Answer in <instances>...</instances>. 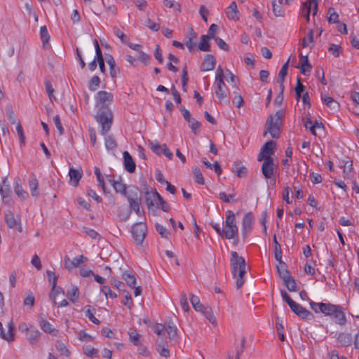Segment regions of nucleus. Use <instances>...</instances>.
Returning <instances> with one entry per match:
<instances>
[{"instance_id": "1", "label": "nucleus", "mask_w": 359, "mask_h": 359, "mask_svg": "<svg viewBox=\"0 0 359 359\" xmlns=\"http://www.w3.org/2000/svg\"><path fill=\"white\" fill-rule=\"evenodd\" d=\"M113 94L107 91L101 90L96 95L97 105L100 106V109L95 118L102 126L100 133L102 135L109 132L111 127L113 114L108 106L113 102Z\"/></svg>"}, {"instance_id": "2", "label": "nucleus", "mask_w": 359, "mask_h": 359, "mask_svg": "<svg viewBox=\"0 0 359 359\" xmlns=\"http://www.w3.org/2000/svg\"><path fill=\"white\" fill-rule=\"evenodd\" d=\"M231 266L232 274L236 280V287L240 289L245 283L244 276L246 273V264L245 259L238 255L236 252L231 253Z\"/></svg>"}, {"instance_id": "3", "label": "nucleus", "mask_w": 359, "mask_h": 359, "mask_svg": "<svg viewBox=\"0 0 359 359\" xmlns=\"http://www.w3.org/2000/svg\"><path fill=\"white\" fill-rule=\"evenodd\" d=\"M283 117L284 112L281 110L276 111L275 115L271 114L268 117L264 126L266 130L264 133V136H266V133H269L271 137L278 138L280 132V126Z\"/></svg>"}, {"instance_id": "4", "label": "nucleus", "mask_w": 359, "mask_h": 359, "mask_svg": "<svg viewBox=\"0 0 359 359\" xmlns=\"http://www.w3.org/2000/svg\"><path fill=\"white\" fill-rule=\"evenodd\" d=\"M223 238L238 241V228L236 224V215L231 210L226 211L224 226L223 228Z\"/></svg>"}, {"instance_id": "5", "label": "nucleus", "mask_w": 359, "mask_h": 359, "mask_svg": "<svg viewBox=\"0 0 359 359\" xmlns=\"http://www.w3.org/2000/svg\"><path fill=\"white\" fill-rule=\"evenodd\" d=\"M146 203L149 208L156 206L164 212H168L169 205L163 200L158 192H146Z\"/></svg>"}, {"instance_id": "6", "label": "nucleus", "mask_w": 359, "mask_h": 359, "mask_svg": "<svg viewBox=\"0 0 359 359\" xmlns=\"http://www.w3.org/2000/svg\"><path fill=\"white\" fill-rule=\"evenodd\" d=\"M311 309L316 313H321L326 316H332L334 313H336L337 306V304H331L330 302H314L310 301L309 302Z\"/></svg>"}, {"instance_id": "7", "label": "nucleus", "mask_w": 359, "mask_h": 359, "mask_svg": "<svg viewBox=\"0 0 359 359\" xmlns=\"http://www.w3.org/2000/svg\"><path fill=\"white\" fill-rule=\"evenodd\" d=\"M147 231V228L145 223L138 222L133 226L132 234L137 245H141L143 243Z\"/></svg>"}, {"instance_id": "8", "label": "nucleus", "mask_w": 359, "mask_h": 359, "mask_svg": "<svg viewBox=\"0 0 359 359\" xmlns=\"http://www.w3.org/2000/svg\"><path fill=\"white\" fill-rule=\"evenodd\" d=\"M277 170V165L274 163L273 158H266L262 165V172L266 179L274 177Z\"/></svg>"}, {"instance_id": "9", "label": "nucleus", "mask_w": 359, "mask_h": 359, "mask_svg": "<svg viewBox=\"0 0 359 359\" xmlns=\"http://www.w3.org/2000/svg\"><path fill=\"white\" fill-rule=\"evenodd\" d=\"M254 222L255 217L251 212H248L244 215L241 228L243 239H245L252 230Z\"/></svg>"}, {"instance_id": "10", "label": "nucleus", "mask_w": 359, "mask_h": 359, "mask_svg": "<svg viewBox=\"0 0 359 359\" xmlns=\"http://www.w3.org/2000/svg\"><path fill=\"white\" fill-rule=\"evenodd\" d=\"M126 198L128 201L130 208L133 209L137 215H140V198L138 196V189L134 188L133 190H130Z\"/></svg>"}, {"instance_id": "11", "label": "nucleus", "mask_w": 359, "mask_h": 359, "mask_svg": "<svg viewBox=\"0 0 359 359\" xmlns=\"http://www.w3.org/2000/svg\"><path fill=\"white\" fill-rule=\"evenodd\" d=\"M290 308L292 312L303 320H311L314 318V316L311 312L297 302H295L294 306H291Z\"/></svg>"}, {"instance_id": "12", "label": "nucleus", "mask_w": 359, "mask_h": 359, "mask_svg": "<svg viewBox=\"0 0 359 359\" xmlns=\"http://www.w3.org/2000/svg\"><path fill=\"white\" fill-rule=\"evenodd\" d=\"M4 219L8 228H18V231H22L20 219H16L11 210H8L5 212Z\"/></svg>"}, {"instance_id": "13", "label": "nucleus", "mask_w": 359, "mask_h": 359, "mask_svg": "<svg viewBox=\"0 0 359 359\" xmlns=\"http://www.w3.org/2000/svg\"><path fill=\"white\" fill-rule=\"evenodd\" d=\"M46 276H47V278H48L49 282L52 285V287H53V294L52 295H53V297H53L54 299H55L57 298V295L61 294L62 296L63 295L62 289L60 287H57V278L55 276L54 272L50 270H47Z\"/></svg>"}, {"instance_id": "14", "label": "nucleus", "mask_w": 359, "mask_h": 359, "mask_svg": "<svg viewBox=\"0 0 359 359\" xmlns=\"http://www.w3.org/2000/svg\"><path fill=\"white\" fill-rule=\"evenodd\" d=\"M216 89L215 94L219 99V102L220 104L227 103L229 102L227 99V95L224 90L226 87L225 83L224 80H219V81H215Z\"/></svg>"}, {"instance_id": "15", "label": "nucleus", "mask_w": 359, "mask_h": 359, "mask_svg": "<svg viewBox=\"0 0 359 359\" xmlns=\"http://www.w3.org/2000/svg\"><path fill=\"white\" fill-rule=\"evenodd\" d=\"M331 317L336 324L341 326H344L346 324V317L344 309L340 305L337 306L336 313H334Z\"/></svg>"}, {"instance_id": "16", "label": "nucleus", "mask_w": 359, "mask_h": 359, "mask_svg": "<svg viewBox=\"0 0 359 359\" xmlns=\"http://www.w3.org/2000/svg\"><path fill=\"white\" fill-rule=\"evenodd\" d=\"M41 336V333L34 326L26 334V338L32 346H37Z\"/></svg>"}, {"instance_id": "17", "label": "nucleus", "mask_w": 359, "mask_h": 359, "mask_svg": "<svg viewBox=\"0 0 359 359\" xmlns=\"http://www.w3.org/2000/svg\"><path fill=\"white\" fill-rule=\"evenodd\" d=\"M123 165L125 169L130 173H133L135 171L136 165L128 151H125L123 153Z\"/></svg>"}, {"instance_id": "18", "label": "nucleus", "mask_w": 359, "mask_h": 359, "mask_svg": "<svg viewBox=\"0 0 359 359\" xmlns=\"http://www.w3.org/2000/svg\"><path fill=\"white\" fill-rule=\"evenodd\" d=\"M69 177L70 183L73 186L77 187L79 181L83 177V170L81 169L71 168L69 170Z\"/></svg>"}, {"instance_id": "19", "label": "nucleus", "mask_w": 359, "mask_h": 359, "mask_svg": "<svg viewBox=\"0 0 359 359\" xmlns=\"http://www.w3.org/2000/svg\"><path fill=\"white\" fill-rule=\"evenodd\" d=\"M216 64V60L212 55H206L201 66L202 72H207L214 69Z\"/></svg>"}, {"instance_id": "20", "label": "nucleus", "mask_w": 359, "mask_h": 359, "mask_svg": "<svg viewBox=\"0 0 359 359\" xmlns=\"http://www.w3.org/2000/svg\"><path fill=\"white\" fill-rule=\"evenodd\" d=\"M321 100L323 103L328 107L333 112L337 111L339 110V104L332 97L322 94Z\"/></svg>"}, {"instance_id": "21", "label": "nucleus", "mask_w": 359, "mask_h": 359, "mask_svg": "<svg viewBox=\"0 0 359 359\" xmlns=\"http://www.w3.org/2000/svg\"><path fill=\"white\" fill-rule=\"evenodd\" d=\"M187 40L185 42L187 47L189 51H191L196 46V40L197 39V34L194 32V29L190 27L187 35Z\"/></svg>"}, {"instance_id": "22", "label": "nucleus", "mask_w": 359, "mask_h": 359, "mask_svg": "<svg viewBox=\"0 0 359 359\" xmlns=\"http://www.w3.org/2000/svg\"><path fill=\"white\" fill-rule=\"evenodd\" d=\"M276 149V144L275 142L271 140L266 142L261 149V151L266 158H272L271 155L274 154Z\"/></svg>"}, {"instance_id": "23", "label": "nucleus", "mask_w": 359, "mask_h": 359, "mask_svg": "<svg viewBox=\"0 0 359 359\" xmlns=\"http://www.w3.org/2000/svg\"><path fill=\"white\" fill-rule=\"evenodd\" d=\"M39 325L41 330L46 333H48L53 336H55L57 334V330L55 329L53 325L46 320L41 318L39 320Z\"/></svg>"}, {"instance_id": "24", "label": "nucleus", "mask_w": 359, "mask_h": 359, "mask_svg": "<svg viewBox=\"0 0 359 359\" xmlns=\"http://www.w3.org/2000/svg\"><path fill=\"white\" fill-rule=\"evenodd\" d=\"M238 13L237 4L235 1H232L226 9L227 18L232 20H238L239 17L238 16Z\"/></svg>"}, {"instance_id": "25", "label": "nucleus", "mask_w": 359, "mask_h": 359, "mask_svg": "<svg viewBox=\"0 0 359 359\" xmlns=\"http://www.w3.org/2000/svg\"><path fill=\"white\" fill-rule=\"evenodd\" d=\"M14 191L20 199L24 200L28 197V193L23 189L20 184V179L18 177L15 178L14 181Z\"/></svg>"}, {"instance_id": "26", "label": "nucleus", "mask_w": 359, "mask_h": 359, "mask_svg": "<svg viewBox=\"0 0 359 359\" xmlns=\"http://www.w3.org/2000/svg\"><path fill=\"white\" fill-rule=\"evenodd\" d=\"M353 341L352 336L349 333L341 332L337 337V343L339 346L343 347L348 346L351 344Z\"/></svg>"}, {"instance_id": "27", "label": "nucleus", "mask_w": 359, "mask_h": 359, "mask_svg": "<svg viewBox=\"0 0 359 359\" xmlns=\"http://www.w3.org/2000/svg\"><path fill=\"white\" fill-rule=\"evenodd\" d=\"M299 56L301 63V72L304 75H306L311 72L312 66L310 65L309 62V58L307 55H303L302 53H300Z\"/></svg>"}, {"instance_id": "28", "label": "nucleus", "mask_w": 359, "mask_h": 359, "mask_svg": "<svg viewBox=\"0 0 359 359\" xmlns=\"http://www.w3.org/2000/svg\"><path fill=\"white\" fill-rule=\"evenodd\" d=\"M40 36H41L43 48L45 49L50 48V43H49L50 35H49V34L48 32V29L45 25L41 27V28H40Z\"/></svg>"}, {"instance_id": "29", "label": "nucleus", "mask_w": 359, "mask_h": 359, "mask_svg": "<svg viewBox=\"0 0 359 359\" xmlns=\"http://www.w3.org/2000/svg\"><path fill=\"white\" fill-rule=\"evenodd\" d=\"M109 181L111 183L113 188L115 189L116 192L121 193L125 197H127V196H128L129 193L127 192L126 191V185L125 184H123L121 182L116 180H109Z\"/></svg>"}, {"instance_id": "30", "label": "nucleus", "mask_w": 359, "mask_h": 359, "mask_svg": "<svg viewBox=\"0 0 359 359\" xmlns=\"http://www.w3.org/2000/svg\"><path fill=\"white\" fill-rule=\"evenodd\" d=\"M166 331L168 332L170 339L176 341L178 329L172 321L168 322Z\"/></svg>"}, {"instance_id": "31", "label": "nucleus", "mask_w": 359, "mask_h": 359, "mask_svg": "<svg viewBox=\"0 0 359 359\" xmlns=\"http://www.w3.org/2000/svg\"><path fill=\"white\" fill-rule=\"evenodd\" d=\"M278 263L279 264H281V267L283 268V270H280V268L279 266H277L278 275L283 282L286 281L287 279L292 277L290 275V272L286 269L287 266L285 263H284L283 261Z\"/></svg>"}, {"instance_id": "32", "label": "nucleus", "mask_w": 359, "mask_h": 359, "mask_svg": "<svg viewBox=\"0 0 359 359\" xmlns=\"http://www.w3.org/2000/svg\"><path fill=\"white\" fill-rule=\"evenodd\" d=\"M88 261V258L85 257L83 255H81L76 257L73 258L71 261L70 266H69V269L70 268H79L83 264H84Z\"/></svg>"}, {"instance_id": "33", "label": "nucleus", "mask_w": 359, "mask_h": 359, "mask_svg": "<svg viewBox=\"0 0 359 359\" xmlns=\"http://www.w3.org/2000/svg\"><path fill=\"white\" fill-rule=\"evenodd\" d=\"M0 194L1 195V198L3 200V202L8 205H12V201H11V191L10 188L8 187L6 188H1L0 189Z\"/></svg>"}, {"instance_id": "34", "label": "nucleus", "mask_w": 359, "mask_h": 359, "mask_svg": "<svg viewBox=\"0 0 359 359\" xmlns=\"http://www.w3.org/2000/svg\"><path fill=\"white\" fill-rule=\"evenodd\" d=\"M63 295H57V298L54 299V297H53V287L51 288V291L50 293V298L53 300V303L56 305H57L58 307H62L67 305V301L65 298V292L62 290Z\"/></svg>"}, {"instance_id": "35", "label": "nucleus", "mask_w": 359, "mask_h": 359, "mask_svg": "<svg viewBox=\"0 0 359 359\" xmlns=\"http://www.w3.org/2000/svg\"><path fill=\"white\" fill-rule=\"evenodd\" d=\"M273 242L274 243V257L275 259L278 262L282 261V250L280 243L278 242L276 234L273 236Z\"/></svg>"}, {"instance_id": "36", "label": "nucleus", "mask_w": 359, "mask_h": 359, "mask_svg": "<svg viewBox=\"0 0 359 359\" xmlns=\"http://www.w3.org/2000/svg\"><path fill=\"white\" fill-rule=\"evenodd\" d=\"M86 316L88 318V319L93 323L94 324L99 325L100 323V321L96 318L94 316V313H95V308L92 307L90 305H88L86 306Z\"/></svg>"}, {"instance_id": "37", "label": "nucleus", "mask_w": 359, "mask_h": 359, "mask_svg": "<svg viewBox=\"0 0 359 359\" xmlns=\"http://www.w3.org/2000/svg\"><path fill=\"white\" fill-rule=\"evenodd\" d=\"M311 4L309 2H304L301 7V15L306 18V22H310V13Z\"/></svg>"}, {"instance_id": "38", "label": "nucleus", "mask_w": 359, "mask_h": 359, "mask_svg": "<svg viewBox=\"0 0 359 359\" xmlns=\"http://www.w3.org/2000/svg\"><path fill=\"white\" fill-rule=\"evenodd\" d=\"M29 189H30L32 196H36L39 195V192H38L39 182L35 176H33L29 179Z\"/></svg>"}, {"instance_id": "39", "label": "nucleus", "mask_w": 359, "mask_h": 359, "mask_svg": "<svg viewBox=\"0 0 359 359\" xmlns=\"http://www.w3.org/2000/svg\"><path fill=\"white\" fill-rule=\"evenodd\" d=\"M210 38L206 35H202L201 37L200 42L198 43V48L202 51H210V47L209 43V39Z\"/></svg>"}, {"instance_id": "40", "label": "nucleus", "mask_w": 359, "mask_h": 359, "mask_svg": "<svg viewBox=\"0 0 359 359\" xmlns=\"http://www.w3.org/2000/svg\"><path fill=\"white\" fill-rule=\"evenodd\" d=\"M130 341L135 346H139L141 344L140 338V334H138L137 331L135 329H130L128 332Z\"/></svg>"}, {"instance_id": "41", "label": "nucleus", "mask_w": 359, "mask_h": 359, "mask_svg": "<svg viewBox=\"0 0 359 359\" xmlns=\"http://www.w3.org/2000/svg\"><path fill=\"white\" fill-rule=\"evenodd\" d=\"M123 278L129 287H135L136 285V278L134 274L129 272H125L123 273Z\"/></svg>"}, {"instance_id": "42", "label": "nucleus", "mask_w": 359, "mask_h": 359, "mask_svg": "<svg viewBox=\"0 0 359 359\" xmlns=\"http://www.w3.org/2000/svg\"><path fill=\"white\" fill-rule=\"evenodd\" d=\"M80 296L79 289L76 285H72L71 292H69V300L72 303H76L79 301Z\"/></svg>"}, {"instance_id": "43", "label": "nucleus", "mask_w": 359, "mask_h": 359, "mask_svg": "<svg viewBox=\"0 0 359 359\" xmlns=\"http://www.w3.org/2000/svg\"><path fill=\"white\" fill-rule=\"evenodd\" d=\"M203 313L205 317L212 323L216 324V318L215 317L212 310L209 306H205L203 309L201 311Z\"/></svg>"}, {"instance_id": "44", "label": "nucleus", "mask_w": 359, "mask_h": 359, "mask_svg": "<svg viewBox=\"0 0 359 359\" xmlns=\"http://www.w3.org/2000/svg\"><path fill=\"white\" fill-rule=\"evenodd\" d=\"M190 302H191L194 309L196 311L201 312L205 307V306H203L202 304H201L199 297L196 295L191 294V297L190 298Z\"/></svg>"}, {"instance_id": "45", "label": "nucleus", "mask_w": 359, "mask_h": 359, "mask_svg": "<svg viewBox=\"0 0 359 359\" xmlns=\"http://www.w3.org/2000/svg\"><path fill=\"white\" fill-rule=\"evenodd\" d=\"M83 353L87 355L88 357L90 358H98V350L97 348H95L90 346H84L83 347Z\"/></svg>"}, {"instance_id": "46", "label": "nucleus", "mask_w": 359, "mask_h": 359, "mask_svg": "<svg viewBox=\"0 0 359 359\" xmlns=\"http://www.w3.org/2000/svg\"><path fill=\"white\" fill-rule=\"evenodd\" d=\"M149 145L154 153L158 156L162 154L164 148L163 144H159L157 142H149Z\"/></svg>"}, {"instance_id": "47", "label": "nucleus", "mask_w": 359, "mask_h": 359, "mask_svg": "<svg viewBox=\"0 0 359 359\" xmlns=\"http://www.w3.org/2000/svg\"><path fill=\"white\" fill-rule=\"evenodd\" d=\"M288 64H289V60L282 66L279 74H278V79L277 82L278 83H283L285 81V77L286 76L287 74V68H288Z\"/></svg>"}, {"instance_id": "48", "label": "nucleus", "mask_w": 359, "mask_h": 359, "mask_svg": "<svg viewBox=\"0 0 359 359\" xmlns=\"http://www.w3.org/2000/svg\"><path fill=\"white\" fill-rule=\"evenodd\" d=\"M100 79L97 76H93L89 81L88 88L91 91L96 90L100 86Z\"/></svg>"}, {"instance_id": "49", "label": "nucleus", "mask_w": 359, "mask_h": 359, "mask_svg": "<svg viewBox=\"0 0 359 359\" xmlns=\"http://www.w3.org/2000/svg\"><path fill=\"white\" fill-rule=\"evenodd\" d=\"M272 10L273 13L276 17H283L284 16L285 11L280 4H277L276 1L273 0L272 3Z\"/></svg>"}, {"instance_id": "50", "label": "nucleus", "mask_w": 359, "mask_h": 359, "mask_svg": "<svg viewBox=\"0 0 359 359\" xmlns=\"http://www.w3.org/2000/svg\"><path fill=\"white\" fill-rule=\"evenodd\" d=\"M107 64L109 65L110 67V74L111 77L115 78L117 76V74L118 72V69L116 67V62L115 60L112 57H110L109 59L107 60Z\"/></svg>"}, {"instance_id": "51", "label": "nucleus", "mask_w": 359, "mask_h": 359, "mask_svg": "<svg viewBox=\"0 0 359 359\" xmlns=\"http://www.w3.org/2000/svg\"><path fill=\"white\" fill-rule=\"evenodd\" d=\"M193 174H194V180L197 183H198L199 184H204V183H205L204 178L201 172V170L198 168L196 167L193 169Z\"/></svg>"}, {"instance_id": "52", "label": "nucleus", "mask_w": 359, "mask_h": 359, "mask_svg": "<svg viewBox=\"0 0 359 359\" xmlns=\"http://www.w3.org/2000/svg\"><path fill=\"white\" fill-rule=\"evenodd\" d=\"M328 51L334 57H339L342 52V48L339 45L332 43L328 48Z\"/></svg>"}, {"instance_id": "53", "label": "nucleus", "mask_w": 359, "mask_h": 359, "mask_svg": "<svg viewBox=\"0 0 359 359\" xmlns=\"http://www.w3.org/2000/svg\"><path fill=\"white\" fill-rule=\"evenodd\" d=\"M105 147L108 150H113L117 147V144L114 137L111 135L105 138Z\"/></svg>"}, {"instance_id": "54", "label": "nucleus", "mask_w": 359, "mask_h": 359, "mask_svg": "<svg viewBox=\"0 0 359 359\" xmlns=\"http://www.w3.org/2000/svg\"><path fill=\"white\" fill-rule=\"evenodd\" d=\"M6 114L10 123L11 124H15L16 123V116L15 115V113L11 105L6 107Z\"/></svg>"}, {"instance_id": "55", "label": "nucleus", "mask_w": 359, "mask_h": 359, "mask_svg": "<svg viewBox=\"0 0 359 359\" xmlns=\"http://www.w3.org/2000/svg\"><path fill=\"white\" fill-rule=\"evenodd\" d=\"M283 283L289 291L295 292L297 290L295 280L292 277H290L289 279H287L286 281H284Z\"/></svg>"}, {"instance_id": "56", "label": "nucleus", "mask_w": 359, "mask_h": 359, "mask_svg": "<svg viewBox=\"0 0 359 359\" xmlns=\"http://www.w3.org/2000/svg\"><path fill=\"white\" fill-rule=\"evenodd\" d=\"M329 17L327 18V20L330 23H337L339 22V15L335 12L333 8H330L328 9Z\"/></svg>"}, {"instance_id": "57", "label": "nucleus", "mask_w": 359, "mask_h": 359, "mask_svg": "<svg viewBox=\"0 0 359 359\" xmlns=\"http://www.w3.org/2000/svg\"><path fill=\"white\" fill-rule=\"evenodd\" d=\"M163 3L165 7L174 8L179 12L181 11V5L177 2L170 0H163Z\"/></svg>"}, {"instance_id": "58", "label": "nucleus", "mask_w": 359, "mask_h": 359, "mask_svg": "<svg viewBox=\"0 0 359 359\" xmlns=\"http://www.w3.org/2000/svg\"><path fill=\"white\" fill-rule=\"evenodd\" d=\"M155 228L156 231L161 236L162 238H168L170 232L167 230L165 227H164L161 224H156Z\"/></svg>"}, {"instance_id": "59", "label": "nucleus", "mask_w": 359, "mask_h": 359, "mask_svg": "<svg viewBox=\"0 0 359 359\" xmlns=\"http://www.w3.org/2000/svg\"><path fill=\"white\" fill-rule=\"evenodd\" d=\"M53 122L55 123L56 128L57 129V130L59 132V134L60 135H63L65 133V130H64V128L62 127L60 117L59 115H55L53 117Z\"/></svg>"}, {"instance_id": "60", "label": "nucleus", "mask_w": 359, "mask_h": 359, "mask_svg": "<svg viewBox=\"0 0 359 359\" xmlns=\"http://www.w3.org/2000/svg\"><path fill=\"white\" fill-rule=\"evenodd\" d=\"M180 304L184 311L187 312L189 311V306L188 304L187 297L185 292H182L180 297Z\"/></svg>"}, {"instance_id": "61", "label": "nucleus", "mask_w": 359, "mask_h": 359, "mask_svg": "<svg viewBox=\"0 0 359 359\" xmlns=\"http://www.w3.org/2000/svg\"><path fill=\"white\" fill-rule=\"evenodd\" d=\"M353 170V162L351 161L347 160L344 162V173L347 175L348 177H351V172Z\"/></svg>"}, {"instance_id": "62", "label": "nucleus", "mask_w": 359, "mask_h": 359, "mask_svg": "<svg viewBox=\"0 0 359 359\" xmlns=\"http://www.w3.org/2000/svg\"><path fill=\"white\" fill-rule=\"evenodd\" d=\"M101 291L104 294L107 298L110 297L114 299L117 297V294L115 292H113L109 286H102Z\"/></svg>"}, {"instance_id": "63", "label": "nucleus", "mask_w": 359, "mask_h": 359, "mask_svg": "<svg viewBox=\"0 0 359 359\" xmlns=\"http://www.w3.org/2000/svg\"><path fill=\"white\" fill-rule=\"evenodd\" d=\"M13 331V320H11L8 325V332H6L7 337L6 338V341L11 342L14 340Z\"/></svg>"}, {"instance_id": "64", "label": "nucleus", "mask_w": 359, "mask_h": 359, "mask_svg": "<svg viewBox=\"0 0 359 359\" xmlns=\"http://www.w3.org/2000/svg\"><path fill=\"white\" fill-rule=\"evenodd\" d=\"M78 339L80 341H86V342L92 341L94 339V338L92 336H90V334L86 333L84 331H81L79 333Z\"/></svg>"}]
</instances>
